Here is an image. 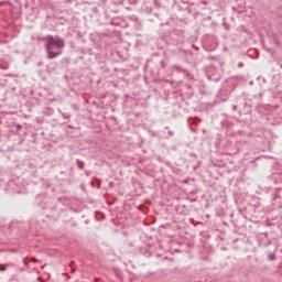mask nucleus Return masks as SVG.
<instances>
[{
	"label": "nucleus",
	"instance_id": "nucleus-1",
	"mask_svg": "<svg viewBox=\"0 0 282 282\" xmlns=\"http://www.w3.org/2000/svg\"><path fill=\"white\" fill-rule=\"evenodd\" d=\"M44 42V47L46 52V57L48 61L53 58H58L63 54V48L65 47V40L58 35H46L42 37Z\"/></svg>",
	"mask_w": 282,
	"mask_h": 282
},
{
	"label": "nucleus",
	"instance_id": "nucleus-2",
	"mask_svg": "<svg viewBox=\"0 0 282 282\" xmlns=\"http://www.w3.org/2000/svg\"><path fill=\"white\" fill-rule=\"evenodd\" d=\"M172 34L174 36H177L178 39H184V30H180V29H174L172 31Z\"/></svg>",
	"mask_w": 282,
	"mask_h": 282
},
{
	"label": "nucleus",
	"instance_id": "nucleus-3",
	"mask_svg": "<svg viewBox=\"0 0 282 282\" xmlns=\"http://www.w3.org/2000/svg\"><path fill=\"white\" fill-rule=\"evenodd\" d=\"M77 166L78 169H80V171H83V169H85V163L83 161H80L79 159L76 160Z\"/></svg>",
	"mask_w": 282,
	"mask_h": 282
},
{
	"label": "nucleus",
	"instance_id": "nucleus-4",
	"mask_svg": "<svg viewBox=\"0 0 282 282\" xmlns=\"http://www.w3.org/2000/svg\"><path fill=\"white\" fill-rule=\"evenodd\" d=\"M268 260H269V261H275V260H276V254H274V253H269V254H268Z\"/></svg>",
	"mask_w": 282,
	"mask_h": 282
},
{
	"label": "nucleus",
	"instance_id": "nucleus-5",
	"mask_svg": "<svg viewBox=\"0 0 282 282\" xmlns=\"http://www.w3.org/2000/svg\"><path fill=\"white\" fill-rule=\"evenodd\" d=\"M7 268L4 267V264H0V272H6Z\"/></svg>",
	"mask_w": 282,
	"mask_h": 282
},
{
	"label": "nucleus",
	"instance_id": "nucleus-6",
	"mask_svg": "<svg viewBox=\"0 0 282 282\" xmlns=\"http://www.w3.org/2000/svg\"><path fill=\"white\" fill-rule=\"evenodd\" d=\"M17 129H18V131H21V129H23V126L17 124Z\"/></svg>",
	"mask_w": 282,
	"mask_h": 282
},
{
	"label": "nucleus",
	"instance_id": "nucleus-7",
	"mask_svg": "<svg viewBox=\"0 0 282 282\" xmlns=\"http://www.w3.org/2000/svg\"><path fill=\"white\" fill-rule=\"evenodd\" d=\"M31 261H32L33 263H36V261H39V260H36V258H32Z\"/></svg>",
	"mask_w": 282,
	"mask_h": 282
},
{
	"label": "nucleus",
	"instance_id": "nucleus-8",
	"mask_svg": "<svg viewBox=\"0 0 282 282\" xmlns=\"http://www.w3.org/2000/svg\"><path fill=\"white\" fill-rule=\"evenodd\" d=\"M65 274V276H68V279H69V274L68 273H64Z\"/></svg>",
	"mask_w": 282,
	"mask_h": 282
},
{
	"label": "nucleus",
	"instance_id": "nucleus-9",
	"mask_svg": "<svg viewBox=\"0 0 282 282\" xmlns=\"http://www.w3.org/2000/svg\"><path fill=\"white\" fill-rule=\"evenodd\" d=\"M234 109H237V106H235Z\"/></svg>",
	"mask_w": 282,
	"mask_h": 282
}]
</instances>
